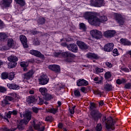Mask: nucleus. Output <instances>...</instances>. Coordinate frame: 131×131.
<instances>
[{
    "mask_svg": "<svg viewBox=\"0 0 131 131\" xmlns=\"http://www.w3.org/2000/svg\"><path fill=\"white\" fill-rule=\"evenodd\" d=\"M84 17L85 19H87L89 23L91 25H97L100 22L104 23V22H106V21L108 20L106 16H101L100 18H98L96 17V14L94 12H85L84 14Z\"/></svg>",
    "mask_w": 131,
    "mask_h": 131,
    "instance_id": "obj_1",
    "label": "nucleus"
},
{
    "mask_svg": "<svg viewBox=\"0 0 131 131\" xmlns=\"http://www.w3.org/2000/svg\"><path fill=\"white\" fill-rule=\"evenodd\" d=\"M60 56L67 58L66 60L67 62H72L73 59L75 58V55L70 52H62V51H59L54 53L55 57H60Z\"/></svg>",
    "mask_w": 131,
    "mask_h": 131,
    "instance_id": "obj_2",
    "label": "nucleus"
},
{
    "mask_svg": "<svg viewBox=\"0 0 131 131\" xmlns=\"http://www.w3.org/2000/svg\"><path fill=\"white\" fill-rule=\"evenodd\" d=\"M31 119V113L27 112L24 114V119L20 120L19 124L17 125V128L19 130L24 129V124H27Z\"/></svg>",
    "mask_w": 131,
    "mask_h": 131,
    "instance_id": "obj_3",
    "label": "nucleus"
},
{
    "mask_svg": "<svg viewBox=\"0 0 131 131\" xmlns=\"http://www.w3.org/2000/svg\"><path fill=\"white\" fill-rule=\"evenodd\" d=\"M10 95L11 96H6L5 98L2 101L1 105L3 107H5L6 105H8V104H10V103H9L10 101H13L14 99L17 98V94L15 93H11Z\"/></svg>",
    "mask_w": 131,
    "mask_h": 131,
    "instance_id": "obj_4",
    "label": "nucleus"
},
{
    "mask_svg": "<svg viewBox=\"0 0 131 131\" xmlns=\"http://www.w3.org/2000/svg\"><path fill=\"white\" fill-rule=\"evenodd\" d=\"M102 121L105 122L106 128L107 129H114V125L115 124V120H107L106 117H104L102 118Z\"/></svg>",
    "mask_w": 131,
    "mask_h": 131,
    "instance_id": "obj_5",
    "label": "nucleus"
},
{
    "mask_svg": "<svg viewBox=\"0 0 131 131\" xmlns=\"http://www.w3.org/2000/svg\"><path fill=\"white\" fill-rule=\"evenodd\" d=\"M8 60L10 62L8 63V68H14L17 66V61H18L17 57L11 55L8 57Z\"/></svg>",
    "mask_w": 131,
    "mask_h": 131,
    "instance_id": "obj_6",
    "label": "nucleus"
},
{
    "mask_svg": "<svg viewBox=\"0 0 131 131\" xmlns=\"http://www.w3.org/2000/svg\"><path fill=\"white\" fill-rule=\"evenodd\" d=\"M90 34L94 38L100 39L102 36V32L98 30H92L90 31Z\"/></svg>",
    "mask_w": 131,
    "mask_h": 131,
    "instance_id": "obj_7",
    "label": "nucleus"
},
{
    "mask_svg": "<svg viewBox=\"0 0 131 131\" xmlns=\"http://www.w3.org/2000/svg\"><path fill=\"white\" fill-rule=\"evenodd\" d=\"M41 95L43 96L46 100H50L51 99V95L48 94V89L46 88H40L39 89Z\"/></svg>",
    "mask_w": 131,
    "mask_h": 131,
    "instance_id": "obj_8",
    "label": "nucleus"
},
{
    "mask_svg": "<svg viewBox=\"0 0 131 131\" xmlns=\"http://www.w3.org/2000/svg\"><path fill=\"white\" fill-rule=\"evenodd\" d=\"M91 116L94 120H99L102 117V114L99 112V110H94L92 111Z\"/></svg>",
    "mask_w": 131,
    "mask_h": 131,
    "instance_id": "obj_9",
    "label": "nucleus"
},
{
    "mask_svg": "<svg viewBox=\"0 0 131 131\" xmlns=\"http://www.w3.org/2000/svg\"><path fill=\"white\" fill-rule=\"evenodd\" d=\"M43 123H38V124H35V122L33 121L32 125L34 128L37 130L39 131H44L45 130V125Z\"/></svg>",
    "mask_w": 131,
    "mask_h": 131,
    "instance_id": "obj_10",
    "label": "nucleus"
},
{
    "mask_svg": "<svg viewBox=\"0 0 131 131\" xmlns=\"http://www.w3.org/2000/svg\"><path fill=\"white\" fill-rule=\"evenodd\" d=\"M48 82H49V78L48 77V76L45 74H42L39 78V84L45 85V84H47Z\"/></svg>",
    "mask_w": 131,
    "mask_h": 131,
    "instance_id": "obj_11",
    "label": "nucleus"
},
{
    "mask_svg": "<svg viewBox=\"0 0 131 131\" xmlns=\"http://www.w3.org/2000/svg\"><path fill=\"white\" fill-rule=\"evenodd\" d=\"M48 68L50 70H52V71H54L55 72H60L61 71V68L58 64L49 65Z\"/></svg>",
    "mask_w": 131,
    "mask_h": 131,
    "instance_id": "obj_12",
    "label": "nucleus"
},
{
    "mask_svg": "<svg viewBox=\"0 0 131 131\" xmlns=\"http://www.w3.org/2000/svg\"><path fill=\"white\" fill-rule=\"evenodd\" d=\"M115 18L120 25H123L124 20H123V18H122L121 15L118 13H116L115 14Z\"/></svg>",
    "mask_w": 131,
    "mask_h": 131,
    "instance_id": "obj_13",
    "label": "nucleus"
},
{
    "mask_svg": "<svg viewBox=\"0 0 131 131\" xmlns=\"http://www.w3.org/2000/svg\"><path fill=\"white\" fill-rule=\"evenodd\" d=\"M91 5H92V6L99 8L100 7H102L103 0H91Z\"/></svg>",
    "mask_w": 131,
    "mask_h": 131,
    "instance_id": "obj_14",
    "label": "nucleus"
},
{
    "mask_svg": "<svg viewBox=\"0 0 131 131\" xmlns=\"http://www.w3.org/2000/svg\"><path fill=\"white\" fill-rule=\"evenodd\" d=\"M116 33V32H115V30H108L106 31L103 33V36H105V37H113V36H114V35Z\"/></svg>",
    "mask_w": 131,
    "mask_h": 131,
    "instance_id": "obj_15",
    "label": "nucleus"
},
{
    "mask_svg": "<svg viewBox=\"0 0 131 131\" xmlns=\"http://www.w3.org/2000/svg\"><path fill=\"white\" fill-rule=\"evenodd\" d=\"M68 49L69 51L73 52V53H77V51H78L77 46L74 43L68 46Z\"/></svg>",
    "mask_w": 131,
    "mask_h": 131,
    "instance_id": "obj_16",
    "label": "nucleus"
},
{
    "mask_svg": "<svg viewBox=\"0 0 131 131\" xmlns=\"http://www.w3.org/2000/svg\"><path fill=\"white\" fill-rule=\"evenodd\" d=\"M77 86H86L89 84V82L84 79H79L76 82Z\"/></svg>",
    "mask_w": 131,
    "mask_h": 131,
    "instance_id": "obj_17",
    "label": "nucleus"
},
{
    "mask_svg": "<svg viewBox=\"0 0 131 131\" xmlns=\"http://www.w3.org/2000/svg\"><path fill=\"white\" fill-rule=\"evenodd\" d=\"M20 40L23 43L24 48H28V45L27 44V38L24 35H20L19 37Z\"/></svg>",
    "mask_w": 131,
    "mask_h": 131,
    "instance_id": "obj_18",
    "label": "nucleus"
},
{
    "mask_svg": "<svg viewBox=\"0 0 131 131\" xmlns=\"http://www.w3.org/2000/svg\"><path fill=\"white\" fill-rule=\"evenodd\" d=\"M114 48V44L113 43H108L104 47V50L105 52H111Z\"/></svg>",
    "mask_w": 131,
    "mask_h": 131,
    "instance_id": "obj_19",
    "label": "nucleus"
},
{
    "mask_svg": "<svg viewBox=\"0 0 131 131\" xmlns=\"http://www.w3.org/2000/svg\"><path fill=\"white\" fill-rule=\"evenodd\" d=\"M30 54L33 56H36V57H38L39 58H43L44 57L43 55L41 54V53L37 50H31L30 51Z\"/></svg>",
    "mask_w": 131,
    "mask_h": 131,
    "instance_id": "obj_20",
    "label": "nucleus"
},
{
    "mask_svg": "<svg viewBox=\"0 0 131 131\" xmlns=\"http://www.w3.org/2000/svg\"><path fill=\"white\" fill-rule=\"evenodd\" d=\"M77 45L79 46V48L81 50H86L88 49V45H85L84 42L81 41H77Z\"/></svg>",
    "mask_w": 131,
    "mask_h": 131,
    "instance_id": "obj_21",
    "label": "nucleus"
},
{
    "mask_svg": "<svg viewBox=\"0 0 131 131\" xmlns=\"http://www.w3.org/2000/svg\"><path fill=\"white\" fill-rule=\"evenodd\" d=\"M33 74H34V72L33 71V70H31L29 71L28 73H25L24 75L25 76V78L28 80L30 79V78L32 77V75H33Z\"/></svg>",
    "mask_w": 131,
    "mask_h": 131,
    "instance_id": "obj_22",
    "label": "nucleus"
},
{
    "mask_svg": "<svg viewBox=\"0 0 131 131\" xmlns=\"http://www.w3.org/2000/svg\"><path fill=\"white\" fill-rule=\"evenodd\" d=\"M7 86L10 89V90H17L20 89V86H19L18 85H17L15 83H8Z\"/></svg>",
    "mask_w": 131,
    "mask_h": 131,
    "instance_id": "obj_23",
    "label": "nucleus"
},
{
    "mask_svg": "<svg viewBox=\"0 0 131 131\" xmlns=\"http://www.w3.org/2000/svg\"><path fill=\"white\" fill-rule=\"evenodd\" d=\"M86 56L89 59H99L98 55L93 53H88Z\"/></svg>",
    "mask_w": 131,
    "mask_h": 131,
    "instance_id": "obj_24",
    "label": "nucleus"
},
{
    "mask_svg": "<svg viewBox=\"0 0 131 131\" xmlns=\"http://www.w3.org/2000/svg\"><path fill=\"white\" fill-rule=\"evenodd\" d=\"M36 99L34 96H29L27 98V102L28 104H31V103H35L36 102Z\"/></svg>",
    "mask_w": 131,
    "mask_h": 131,
    "instance_id": "obj_25",
    "label": "nucleus"
},
{
    "mask_svg": "<svg viewBox=\"0 0 131 131\" xmlns=\"http://www.w3.org/2000/svg\"><path fill=\"white\" fill-rule=\"evenodd\" d=\"M3 5L5 8H8L10 7L11 4H12V0H3Z\"/></svg>",
    "mask_w": 131,
    "mask_h": 131,
    "instance_id": "obj_26",
    "label": "nucleus"
},
{
    "mask_svg": "<svg viewBox=\"0 0 131 131\" xmlns=\"http://www.w3.org/2000/svg\"><path fill=\"white\" fill-rule=\"evenodd\" d=\"M104 89L106 92H110V91L113 90V86L110 84L107 83L104 85Z\"/></svg>",
    "mask_w": 131,
    "mask_h": 131,
    "instance_id": "obj_27",
    "label": "nucleus"
},
{
    "mask_svg": "<svg viewBox=\"0 0 131 131\" xmlns=\"http://www.w3.org/2000/svg\"><path fill=\"white\" fill-rule=\"evenodd\" d=\"M17 113H18V112L16 110L9 111L7 114V118H11V115H12V114H13V115H17Z\"/></svg>",
    "mask_w": 131,
    "mask_h": 131,
    "instance_id": "obj_28",
    "label": "nucleus"
},
{
    "mask_svg": "<svg viewBox=\"0 0 131 131\" xmlns=\"http://www.w3.org/2000/svg\"><path fill=\"white\" fill-rule=\"evenodd\" d=\"M7 45L9 48H12L15 46V41L12 38H10L8 40Z\"/></svg>",
    "mask_w": 131,
    "mask_h": 131,
    "instance_id": "obj_29",
    "label": "nucleus"
},
{
    "mask_svg": "<svg viewBox=\"0 0 131 131\" xmlns=\"http://www.w3.org/2000/svg\"><path fill=\"white\" fill-rule=\"evenodd\" d=\"M28 64H29L28 62L23 61L20 62V66L21 67H23L24 71H27V69L26 67L28 66Z\"/></svg>",
    "mask_w": 131,
    "mask_h": 131,
    "instance_id": "obj_30",
    "label": "nucleus"
},
{
    "mask_svg": "<svg viewBox=\"0 0 131 131\" xmlns=\"http://www.w3.org/2000/svg\"><path fill=\"white\" fill-rule=\"evenodd\" d=\"M58 111V108H51L47 110V112L52 114H56Z\"/></svg>",
    "mask_w": 131,
    "mask_h": 131,
    "instance_id": "obj_31",
    "label": "nucleus"
},
{
    "mask_svg": "<svg viewBox=\"0 0 131 131\" xmlns=\"http://www.w3.org/2000/svg\"><path fill=\"white\" fill-rule=\"evenodd\" d=\"M125 82H126V80L124 78L118 79L116 80L117 84H122V83H125Z\"/></svg>",
    "mask_w": 131,
    "mask_h": 131,
    "instance_id": "obj_32",
    "label": "nucleus"
},
{
    "mask_svg": "<svg viewBox=\"0 0 131 131\" xmlns=\"http://www.w3.org/2000/svg\"><path fill=\"white\" fill-rule=\"evenodd\" d=\"M9 77V73L7 72H3L1 74L2 79H7Z\"/></svg>",
    "mask_w": 131,
    "mask_h": 131,
    "instance_id": "obj_33",
    "label": "nucleus"
},
{
    "mask_svg": "<svg viewBox=\"0 0 131 131\" xmlns=\"http://www.w3.org/2000/svg\"><path fill=\"white\" fill-rule=\"evenodd\" d=\"M8 37V35L6 33H0V40H2V39H5Z\"/></svg>",
    "mask_w": 131,
    "mask_h": 131,
    "instance_id": "obj_34",
    "label": "nucleus"
},
{
    "mask_svg": "<svg viewBox=\"0 0 131 131\" xmlns=\"http://www.w3.org/2000/svg\"><path fill=\"white\" fill-rule=\"evenodd\" d=\"M111 76H112V74L110 72H107L104 74V77L105 79H109V78H111Z\"/></svg>",
    "mask_w": 131,
    "mask_h": 131,
    "instance_id": "obj_35",
    "label": "nucleus"
},
{
    "mask_svg": "<svg viewBox=\"0 0 131 131\" xmlns=\"http://www.w3.org/2000/svg\"><path fill=\"white\" fill-rule=\"evenodd\" d=\"M15 76V73L11 72L8 74V79L9 80H13Z\"/></svg>",
    "mask_w": 131,
    "mask_h": 131,
    "instance_id": "obj_36",
    "label": "nucleus"
},
{
    "mask_svg": "<svg viewBox=\"0 0 131 131\" xmlns=\"http://www.w3.org/2000/svg\"><path fill=\"white\" fill-rule=\"evenodd\" d=\"M79 26L80 29H81V30H86V27L85 26V25L84 24L81 23L79 24Z\"/></svg>",
    "mask_w": 131,
    "mask_h": 131,
    "instance_id": "obj_37",
    "label": "nucleus"
},
{
    "mask_svg": "<svg viewBox=\"0 0 131 131\" xmlns=\"http://www.w3.org/2000/svg\"><path fill=\"white\" fill-rule=\"evenodd\" d=\"M113 53L114 57H116L117 56H119V52H118V50L117 49H115L113 50Z\"/></svg>",
    "mask_w": 131,
    "mask_h": 131,
    "instance_id": "obj_38",
    "label": "nucleus"
},
{
    "mask_svg": "<svg viewBox=\"0 0 131 131\" xmlns=\"http://www.w3.org/2000/svg\"><path fill=\"white\" fill-rule=\"evenodd\" d=\"M15 2H16L17 4H18V5H20V6H24L25 4L24 0H15Z\"/></svg>",
    "mask_w": 131,
    "mask_h": 131,
    "instance_id": "obj_39",
    "label": "nucleus"
},
{
    "mask_svg": "<svg viewBox=\"0 0 131 131\" xmlns=\"http://www.w3.org/2000/svg\"><path fill=\"white\" fill-rule=\"evenodd\" d=\"M96 130L97 131L102 130V125L101 124H98L96 127Z\"/></svg>",
    "mask_w": 131,
    "mask_h": 131,
    "instance_id": "obj_40",
    "label": "nucleus"
},
{
    "mask_svg": "<svg viewBox=\"0 0 131 131\" xmlns=\"http://www.w3.org/2000/svg\"><path fill=\"white\" fill-rule=\"evenodd\" d=\"M8 48L7 46H0V51H2V52H5V51H8Z\"/></svg>",
    "mask_w": 131,
    "mask_h": 131,
    "instance_id": "obj_41",
    "label": "nucleus"
},
{
    "mask_svg": "<svg viewBox=\"0 0 131 131\" xmlns=\"http://www.w3.org/2000/svg\"><path fill=\"white\" fill-rule=\"evenodd\" d=\"M90 109H91V110H93V111H94V110H97V109H96V104L94 103H92L91 104Z\"/></svg>",
    "mask_w": 131,
    "mask_h": 131,
    "instance_id": "obj_42",
    "label": "nucleus"
},
{
    "mask_svg": "<svg viewBox=\"0 0 131 131\" xmlns=\"http://www.w3.org/2000/svg\"><path fill=\"white\" fill-rule=\"evenodd\" d=\"M45 22V18L42 17H40L38 20V23H39V24H43Z\"/></svg>",
    "mask_w": 131,
    "mask_h": 131,
    "instance_id": "obj_43",
    "label": "nucleus"
},
{
    "mask_svg": "<svg viewBox=\"0 0 131 131\" xmlns=\"http://www.w3.org/2000/svg\"><path fill=\"white\" fill-rule=\"evenodd\" d=\"M74 95L75 97H80V92L78 90H75L74 91Z\"/></svg>",
    "mask_w": 131,
    "mask_h": 131,
    "instance_id": "obj_44",
    "label": "nucleus"
},
{
    "mask_svg": "<svg viewBox=\"0 0 131 131\" xmlns=\"http://www.w3.org/2000/svg\"><path fill=\"white\" fill-rule=\"evenodd\" d=\"M95 72L97 74L101 73V72H103V69L97 68L95 69Z\"/></svg>",
    "mask_w": 131,
    "mask_h": 131,
    "instance_id": "obj_45",
    "label": "nucleus"
},
{
    "mask_svg": "<svg viewBox=\"0 0 131 131\" xmlns=\"http://www.w3.org/2000/svg\"><path fill=\"white\" fill-rule=\"evenodd\" d=\"M7 92V89L4 87L0 86V93H6Z\"/></svg>",
    "mask_w": 131,
    "mask_h": 131,
    "instance_id": "obj_46",
    "label": "nucleus"
},
{
    "mask_svg": "<svg viewBox=\"0 0 131 131\" xmlns=\"http://www.w3.org/2000/svg\"><path fill=\"white\" fill-rule=\"evenodd\" d=\"M3 130L4 131H14V130H16L17 129L16 128H11V129H7V127H3Z\"/></svg>",
    "mask_w": 131,
    "mask_h": 131,
    "instance_id": "obj_47",
    "label": "nucleus"
},
{
    "mask_svg": "<svg viewBox=\"0 0 131 131\" xmlns=\"http://www.w3.org/2000/svg\"><path fill=\"white\" fill-rule=\"evenodd\" d=\"M125 89L126 90H129L131 88V83H127L125 84L124 86Z\"/></svg>",
    "mask_w": 131,
    "mask_h": 131,
    "instance_id": "obj_48",
    "label": "nucleus"
},
{
    "mask_svg": "<svg viewBox=\"0 0 131 131\" xmlns=\"http://www.w3.org/2000/svg\"><path fill=\"white\" fill-rule=\"evenodd\" d=\"M39 43H40V42L38 41V39L37 38L35 39L33 41V44L35 45V46H39Z\"/></svg>",
    "mask_w": 131,
    "mask_h": 131,
    "instance_id": "obj_49",
    "label": "nucleus"
},
{
    "mask_svg": "<svg viewBox=\"0 0 131 131\" xmlns=\"http://www.w3.org/2000/svg\"><path fill=\"white\" fill-rule=\"evenodd\" d=\"M75 107H76L75 105L70 108V112L71 114H74V110L75 109Z\"/></svg>",
    "mask_w": 131,
    "mask_h": 131,
    "instance_id": "obj_50",
    "label": "nucleus"
},
{
    "mask_svg": "<svg viewBox=\"0 0 131 131\" xmlns=\"http://www.w3.org/2000/svg\"><path fill=\"white\" fill-rule=\"evenodd\" d=\"M45 103V100L42 98L39 99V105H42Z\"/></svg>",
    "mask_w": 131,
    "mask_h": 131,
    "instance_id": "obj_51",
    "label": "nucleus"
},
{
    "mask_svg": "<svg viewBox=\"0 0 131 131\" xmlns=\"http://www.w3.org/2000/svg\"><path fill=\"white\" fill-rule=\"evenodd\" d=\"M105 65L107 66V67H108V68H111L113 66L111 63L109 62H106L105 63Z\"/></svg>",
    "mask_w": 131,
    "mask_h": 131,
    "instance_id": "obj_52",
    "label": "nucleus"
},
{
    "mask_svg": "<svg viewBox=\"0 0 131 131\" xmlns=\"http://www.w3.org/2000/svg\"><path fill=\"white\" fill-rule=\"evenodd\" d=\"M124 46H131L130 41H128L127 39L125 42V44Z\"/></svg>",
    "mask_w": 131,
    "mask_h": 131,
    "instance_id": "obj_53",
    "label": "nucleus"
},
{
    "mask_svg": "<svg viewBox=\"0 0 131 131\" xmlns=\"http://www.w3.org/2000/svg\"><path fill=\"white\" fill-rule=\"evenodd\" d=\"M80 91H82V92L84 93V94L86 93V89H85V87H82L80 89Z\"/></svg>",
    "mask_w": 131,
    "mask_h": 131,
    "instance_id": "obj_54",
    "label": "nucleus"
},
{
    "mask_svg": "<svg viewBox=\"0 0 131 131\" xmlns=\"http://www.w3.org/2000/svg\"><path fill=\"white\" fill-rule=\"evenodd\" d=\"M46 121H52V117L51 116H48L45 119Z\"/></svg>",
    "mask_w": 131,
    "mask_h": 131,
    "instance_id": "obj_55",
    "label": "nucleus"
},
{
    "mask_svg": "<svg viewBox=\"0 0 131 131\" xmlns=\"http://www.w3.org/2000/svg\"><path fill=\"white\" fill-rule=\"evenodd\" d=\"M126 40L127 39H126L122 38L120 39V41H121V43L122 45H124H124L125 44V41H126Z\"/></svg>",
    "mask_w": 131,
    "mask_h": 131,
    "instance_id": "obj_56",
    "label": "nucleus"
},
{
    "mask_svg": "<svg viewBox=\"0 0 131 131\" xmlns=\"http://www.w3.org/2000/svg\"><path fill=\"white\" fill-rule=\"evenodd\" d=\"M121 69L122 71H124V72H128L129 71V70L126 68H121Z\"/></svg>",
    "mask_w": 131,
    "mask_h": 131,
    "instance_id": "obj_57",
    "label": "nucleus"
},
{
    "mask_svg": "<svg viewBox=\"0 0 131 131\" xmlns=\"http://www.w3.org/2000/svg\"><path fill=\"white\" fill-rule=\"evenodd\" d=\"M32 110L34 113H37L38 112V108L37 107H33Z\"/></svg>",
    "mask_w": 131,
    "mask_h": 131,
    "instance_id": "obj_58",
    "label": "nucleus"
},
{
    "mask_svg": "<svg viewBox=\"0 0 131 131\" xmlns=\"http://www.w3.org/2000/svg\"><path fill=\"white\" fill-rule=\"evenodd\" d=\"M4 28V23L2 20H0V28Z\"/></svg>",
    "mask_w": 131,
    "mask_h": 131,
    "instance_id": "obj_59",
    "label": "nucleus"
},
{
    "mask_svg": "<svg viewBox=\"0 0 131 131\" xmlns=\"http://www.w3.org/2000/svg\"><path fill=\"white\" fill-rule=\"evenodd\" d=\"M58 127H59V128H63V124H62V123H58Z\"/></svg>",
    "mask_w": 131,
    "mask_h": 131,
    "instance_id": "obj_60",
    "label": "nucleus"
},
{
    "mask_svg": "<svg viewBox=\"0 0 131 131\" xmlns=\"http://www.w3.org/2000/svg\"><path fill=\"white\" fill-rule=\"evenodd\" d=\"M61 46L62 47H68L67 46V44L66 42L64 43H60Z\"/></svg>",
    "mask_w": 131,
    "mask_h": 131,
    "instance_id": "obj_61",
    "label": "nucleus"
},
{
    "mask_svg": "<svg viewBox=\"0 0 131 131\" xmlns=\"http://www.w3.org/2000/svg\"><path fill=\"white\" fill-rule=\"evenodd\" d=\"M99 106H103L104 105V101H101L100 102H99Z\"/></svg>",
    "mask_w": 131,
    "mask_h": 131,
    "instance_id": "obj_62",
    "label": "nucleus"
},
{
    "mask_svg": "<svg viewBox=\"0 0 131 131\" xmlns=\"http://www.w3.org/2000/svg\"><path fill=\"white\" fill-rule=\"evenodd\" d=\"M29 94H30V95H33V94H34V90H30Z\"/></svg>",
    "mask_w": 131,
    "mask_h": 131,
    "instance_id": "obj_63",
    "label": "nucleus"
},
{
    "mask_svg": "<svg viewBox=\"0 0 131 131\" xmlns=\"http://www.w3.org/2000/svg\"><path fill=\"white\" fill-rule=\"evenodd\" d=\"M31 33V34H33L34 35L35 34H37V33H38V32L34 31H32Z\"/></svg>",
    "mask_w": 131,
    "mask_h": 131,
    "instance_id": "obj_64",
    "label": "nucleus"
}]
</instances>
